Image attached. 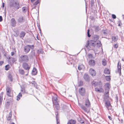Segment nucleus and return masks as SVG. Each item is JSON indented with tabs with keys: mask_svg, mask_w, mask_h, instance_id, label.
<instances>
[{
	"mask_svg": "<svg viewBox=\"0 0 124 124\" xmlns=\"http://www.w3.org/2000/svg\"><path fill=\"white\" fill-rule=\"evenodd\" d=\"M11 23L12 25L13 26H15L16 24V22L14 18H12L11 19Z\"/></svg>",
	"mask_w": 124,
	"mask_h": 124,
	"instance_id": "nucleus-13",
	"label": "nucleus"
},
{
	"mask_svg": "<svg viewBox=\"0 0 124 124\" xmlns=\"http://www.w3.org/2000/svg\"><path fill=\"white\" fill-rule=\"evenodd\" d=\"M103 33L104 34H107V33L105 31L103 32Z\"/></svg>",
	"mask_w": 124,
	"mask_h": 124,
	"instance_id": "nucleus-57",
	"label": "nucleus"
},
{
	"mask_svg": "<svg viewBox=\"0 0 124 124\" xmlns=\"http://www.w3.org/2000/svg\"><path fill=\"white\" fill-rule=\"evenodd\" d=\"M76 123V121L73 120H71L69 121V122L67 124H74Z\"/></svg>",
	"mask_w": 124,
	"mask_h": 124,
	"instance_id": "nucleus-24",
	"label": "nucleus"
},
{
	"mask_svg": "<svg viewBox=\"0 0 124 124\" xmlns=\"http://www.w3.org/2000/svg\"><path fill=\"white\" fill-rule=\"evenodd\" d=\"M54 103V104L56 108L57 109H59V107L58 102H56V103Z\"/></svg>",
	"mask_w": 124,
	"mask_h": 124,
	"instance_id": "nucleus-30",
	"label": "nucleus"
},
{
	"mask_svg": "<svg viewBox=\"0 0 124 124\" xmlns=\"http://www.w3.org/2000/svg\"><path fill=\"white\" fill-rule=\"evenodd\" d=\"M105 104L106 105V107L107 108L111 105L110 104L109 102H105Z\"/></svg>",
	"mask_w": 124,
	"mask_h": 124,
	"instance_id": "nucleus-36",
	"label": "nucleus"
},
{
	"mask_svg": "<svg viewBox=\"0 0 124 124\" xmlns=\"http://www.w3.org/2000/svg\"><path fill=\"white\" fill-rule=\"evenodd\" d=\"M85 105L87 107H88L90 106V102L88 99H87L85 100Z\"/></svg>",
	"mask_w": 124,
	"mask_h": 124,
	"instance_id": "nucleus-12",
	"label": "nucleus"
},
{
	"mask_svg": "<svg viewBox=\"0 0 124 124\" xmlns=\"http://www.w3.org/2000/svg\"><path fill=\"white\" fill-rule=\"evenodd\" d=\"M2 96H0V105L1 104L2 101Z\"/></svg>",
	"mask_w": 124,
	"mask_h": 124,
	"instance_id": "nucleus-43",
	"label": "nucleus"
},
{
	"mask_svg": "<svg viewBox=\"0 0 124 124\" xmlns=\"http://www.w3.org/2000/svg\"><path fill=\"white\" fill-rule=\"evenodd\" d=\"M114 47L116 48H117L118 47V45L117 44H116L114 45Z\"/></svg>",
	"mask_w": 124,
	"mask_h": 124,
	"instance_id": "nucleus-46",
	"label": "nucleus"
},
{
	"mask_svg": "<svg viewBox=\"0 0 124 124\" xmlns=\"http://www.w3.org/2000/svg\"><path fill=\"white\" fill-rule=\"evenodd\" d=\"M89 41H87V44L85 45V46L87 48L88 47V46H89Z\"/></svg>",
	"mask_w": 124,
	"mask_h": 124,
	"instance_id": "nucleus-42",
	"label": "nucleus"
},
{
	"mask_svg": "<svg viewBox=\"0 0 124 124\" xmlns=\"http://www.w3.org/2000/svg\"><path fill=\"white\" fill-rule=\"evenodd\" d=\"M120 25H120V24H118V26H120Z\"/></svg>",
	"mask_w": 124,
	"mask_h": 124,
	"instance_id": "nucleus-64",
	"label": "nucleus"
},
{
	"mask_svg": "<svg viewBox=\"0 0 124 124\" xmlns=\"http://www.w3.org/2000/svg\"><path fill=\"white\" fill-rule=\"evenodd\" d=\"M39 3V1L38 0L36 2H35L33 4V5H37Z\"/></svg>",
	"mask_w": 124,
	"mask_h": 124,
	"instance_id": "nucleus-41",
	"label": "nucleus"
},
{
	"mask_svg": "<svg viewBox=\"0 0 124 124\" xmlns=\"http://www.w3.org/2000/svg\"><path fill=\"white\" fill-rule=\"evenodd\" d=\"M6 90L7 92V94L8 96H10V93L11 92V90L10 88L9 87H7V88Z\"/></svg>",
	"mask_w": 124,
	"mask_h": 124,
	"instance_id": "nucleus-17",
	"label": "nucleus"
},
{
	"mask_svg": "<svg viewBox=\"0 0 124 124\" xmlns=\"http://www.w3.org/2000/svg\"><path fill=\"white\" fill-rule=\"evenodd\" d=\"M93 0H92V2H91V4H93Z\"/></svg>",
	"mask_w": 124,
	"mask_h": 124,
	"instance_id": "nucleus-60",
	"label": "nucleus"
},
{
	"mask_svg": "<svg viewBox=\"0 0 124 124\" xmlns=\"http://www.w3.org/2000/svg\"><path fill=\"white\" fill-rule=\"evenodd\" d=\"M57 96L56 95H55L52 98L53 102L54 103H56V102H58L57 101Z\"/></svg>",
	"mask_w": 124,
	"mask_h": 124,
	"instance_id": "nucleus-11",
	"label": "nucleus"
},
{
	"mask_svg": "<svg viewBox=\"0 0 124 124\" xmlns=\"http://www.w3.org/2000/svg\"><path fill=\"white\" fill-rule=\"evenodd\" d=\"M11 55L13 56L14 54L15 53L14 52H11Z\"/></svg>",
	"mask_w": 124,
	"mask_h": 124,
	"instance_id": "nucleus-52",
	"label": "nucleus"
},
{
	"mask_svg": "<svg viewBox=\"0 0 124 124\" xmlns=\"http://www.w3.org/2000/svg\"><path fill=\"white\" fill-rule=\"evenodd\" d=\"M21 91L22 92H23L24 93L25 92V90L23 89L22 88L21 90Z\"/></svg>",
	"mask_w": 124,
	"mask_h": 124,
	"instance_id": "nucleus-50",
	"label": "nucleus"
},
{
	"mask_svg": "<svg viewBox=\"0 0 124 124\" xmlns=\"http://www.w3.org/2000/svg\"><path fill=\"white\" fill-rule=\"evenodd\" d=\"M79 92L81 95H83L85 93V89L84 88H81L79 89Z\"/></svg>",
	"mask_w": 124,
	"mask_h": 124,
	"instance_id": "nucleus-7",
	"label": "nucleus"
},
{
	"mask_svg": "<svg viewBox=\"0 0 124 124\" xmlns=\"http://www.w3.org/2000/svg\"><path fill=\"white\" fill-rule=\"evenodd\" d=\"M89 64L92 66L94 65L95 64V62L94 60H91L89 61Z\"/></svg>",
	"mask_w": 124,
	"mask_h": 124,
	"instance_id": "nucleus-15",
	"label": "nucleus"
},
{
	"mask_svg": "<svg viewBox=\"0 0 124 124\" xmlns=\"http://www.w3.org/2000/svg\"><path fill=\"white\" fill-rule=\"evenodd\" d=\"M31 2H33L35 0H30Z\"/></svg>",
	"mask_w": 124,
	"mask_h": 124,
	"instance_id": "nucleus-56",
	"label": "nucleus"
},
{
	"mask_svg": "<svg viewBox=\"0 0 124 124\" xmlns=\"http://www.w3.org/2000/svg\"><path fill=\"white\" fill-rule=\"evenodd\" d=\"M28 72L27 73V74H26L25 75H27L28 74Z\"/></svg>",
	"mask_w": 124,
	"mask_h": 124,
	"instance_id": "nucleus-62",
	"label": "nucleus"
},
{
	"mask_svg": "<svg viewBox=\"0 0 124 124\" xmlns=\"http://www.w3.org/2000/svg\"><path fill=\"white\" fill-rule=\"evenodd\" d=\"M43 50L42 49H39L38 51V54H43Z\"/></svg>",
	"mask_w": 124,
	"mask_h": 124,
	"instance_id": "nucleus-34",
	"label": "nucleus"
},
{
	"mask_svg": "<svg viewBox=\"0 0 124 124\" xmlns=\"http://www.w3.org/2000/svg\"><path fill=\"white\" fill-rule=\"evenodd\" d=\"M8 101L7 102V103H10L12 102L13 101V98L12 97H11L10 98H8Z\"/></svg>",
	"mask_w": 124,
	"mask_h": 124,
	"instance_id": "nucleus-33",
	"label": "nucleus"
},
{
	"mask_svg": "<svg viewBox=\"0 0 124 124\" xmlns=\"http://www.w3.org/2000/svg\"><path fill=\"white\" fill-rule=\"evenodd\" d=\"M108 110L112 108V106L111 105H110L107 108Z\"/></svg>",
	"mask_w": 124,
	"mask_h": 124,
	"instance_id": "nucleus-45",
	"label": "nucleus"
},
{
	"mask_svg": "<svg viewBox=\"0 0 124 124\" xmlns=\"http://www.w3.org/2000/svg\"><path fill=\"white\" fill-rule=\"evenodd\" d=\"M83 82L82 81H80L79 82V86H81L82 85Z\"/></svg>",
	"mask_w": 124,
	"mask_h": 124,
	"instance_id": "nucleus-47",
	"label": "nucleus"
},
{
	"mask_svg": "<svg viewBox=\"0 0 124 124\" xmlns=\"http://www.w3.org/2000/svg\"><path fill=\"white\" fill-rule=\"evenodd\" d=\"M31 46L33 47V45L32 46L28 45L24 46V51L25 53L26 54H27L28 53L30 50V48H31Z\"/></svg>",
	"mask_w": 124,
	"mask_h": 124,
	"instance_id": "nucleus-5",
	"label": "nucleus"
},
{
	"mask_svg": "<svg viewBox=\"0 0 124 124\" xmlns=\"http://www.w3.org/2000/svg\"><path fill=\"white\" fill-rule=\"evenodd\" d=\"M12 117V111H11L9 113V114L8 116L7 119L8 121L10 120L11 118Z\"/></svg>",
	"mask_w": 124,
	"mask_h": 124,
	"instance_id": "nucleus-21",
	"label": "nucleus"
},
{
	"mask_svg": "<svg viewBox=\"0 0 124 124\" xmlns=\"http://www.w3.org/2000/svg\"><path fill=\"white\" fill-rule=\"evenodd\" d=\"M84 78L85 80L88 82L90 80V78L88 75L87 74H85L84 76Z\"/></svg>",
	"mask_w": 124,
	"mask_h": 124,
	"instance_id": "nucleus-9",
	"label": "nucleus"
},
{
	"mask_svg": "<svg viewBox=\"0 0 124 124\" xmlns=\"http://www.w3.org/2000/svg\"><path fill=\"white\" fill-rule=\"evenodd\" d=\"M56 120L57 122V124H60L59 123V121L58 120V118L57 117V115H56Z\"/></svg>",
	"mask_w": 124,
	"mask_h": 124,
	"instance_id": "nucleus-39",
	"label": "nucleus"
},
{
	"mask_svg": "<svg viewBox=\"0 0 124 124\" xmlns=\"http://www.w3.org/2000/svg\"><path fill=\"white\" fill-rule=\"evenodd\" d=\"M2 20V17L0 16V22H1Z\"/></svg>",
	"mask_w": 124,
	"mask_h": 124,
	"instance_id": "nucleus-53",
	"label": "nucleus"
},
{
	"mask_svg": "<svg viewBox=\"0 0 124 124\" xmlns=\"http://www.w3.org/2000/svg\"><path fill=\"white\" fill-rule=\"evenodd\" d=\"M37 73V71L36 69L35 68H34L32 70V75H35Z\"/></svg>",
	"mask_w": 124,
	"mask_h": 124,
	"instance_id": "nucleus-18",
	"label": "nucleus"
},
{
	"mask_svg": "<svg viewBox=\"0 0 124 124\" xmlns=\"http://www.w3.org/2000/svg\"><path fill=\"white\" fill-rule=\"evenodd\" d=\"M108 118L110 120H112V118L110 116H108Z\"/></svg>",
	"mask_w": 124,
	"mask_h": 124,
	"instance_id": "nucleus-54",
	"label": "nucleus"
},
{
	"mask_svg": "<svg viewBox=\"0 0 124 124\" xmlns=\"http://www.w3.org/2000/svg\"><path fill=\"white\" fill-rule=\"evenodd\" d=\"M25 33L23 31L21 32L20 35V37L23 39L25 36Z\"/></svg>",
	"mask_w": 124,
	"mask_h": 124,
	"instance_id": "nucleus-20",
	"label": "nucleus"
},
{
	"mask_svg": "<svg viewBox=\"0 0 124 124\" xmlns=\"http://www.w3.org/2000/svg\"><path fill=\"white\" fill-rule=\"evenodd\" d=\"M81 108L83 109L85 112H87V109L83 105H81Z\"/></svg>",
	"mask_w": 124,
	"mask_h": 124,
	"instance_id": "nucleus-22",
	"label": "nucleus"
},
{
	"mask_svg": "<svg viewBox=\"0 0 124 124\" xmlns=\"http://www.w3.org/2000/svg\"><path fill=\"white\" fill-rule=\"evenodd\" d=\"M118 39V37L117 36H114L112 37V39L113 41H116Z\"/></svg>",
	"mask_w": 124,
	"mask_h": 124,
	"instance_id": "nucleus-26",
	"label": "nucleus"
},
{
	"mask_svg": "<svg viewBox=\"0 0 124 124\" xmlns=\"http://www.w3.org/2000/svg\"><path fill=\"white\" fill-rule=\"evenodd\" d=\"M11 7H13L15 8L18 9L19 7V3L16 0H14L13 2H11L10 3Z\"/></svg>",
	"mask_w": 124,
	"mask_h": 124,
	"instance_id": "nucleus-2",
	"label": "nucleus"
},
{
	"mask_svg": "<svg viewBox=\"0 0 124 124\" xmlns=\"http://www.w3.org/2000/svg\"><path fill=\"white\" fill-rule=\"evenodd\" d=\"M112 18L113 19H115L116 18V15L114 14H112Z\"/></svg>",
	"mask_w": 124,
	"mask_h": 124,
	"instance_id": "nucleus-44",
	"label": "nucleus"
},
{
	"mask_svg": "<svg viewBox=\"0 0 124 124\" xmlns=\"http://www.w3.org/2000/svg\"><path fill=\"white\" fill-rule=\"evenodd\" d=\"M85 68L83 64H81L78 67V69L80 70L82 69H83Z\"/></svg>",
	"mask_w": 124,
	"mask_h": 124,
	"instance_id": "nucleus-23",
	"label": "nucleus"
},
{
	"mask_svg": "<svg viewBox=\"0 0 124 124\" xmlns=\"http://www.w3.org/2000/svg\"><path fill=\"white\" fill-rule=\"evenodd\" d=\"M25 19L22 16H19L17 19V21L19 23H23Z\"/></svg>",
	"mask_w": 124,
	"mask_h": 124,
	"instance_id": "nucleus-6",
	"label": "nucleus"
},
{
	"mask_svg": "<svg viewBox=\"0 0 124 124\" xmlns=\"http://www.w3.org/2000/svg\"><path fill=\"white\" fill-rule=\"evenodd\" d=\"M9 65H7L5 66V69L6 70H8L9 68H8V66Z\"/></svg>",
	"mask_w": 124,
	"mask_h": 124,
	"instance_id": "nucleus-40",
	"label": "nucleus"
},
{
	"mask_svg": "<svg viewBox=\"0 0 124 124\" xmlns=\"http://www.w3.org/2000/svg\"><path fill=\"white\" fill-rule=\"evenodd\" d=\"M122 60L123 61H124V58H122Z\"/></svg>",
	"mask_w": 124,
	"mask_h": 124,
	"instance_id": "nucleus-59",
	"label": "nucleus"
},
{
	"mask_svg": "<svg viewBox=\"0 0 124 124\" xmlns=\"http://www.w3.org/2000/svg\"><path fill=\"white\" fill-rule=\"evenodd\" d=\"M89 29L88 30L87 32H89Z\"/></svg>",
	"mask_w": 124,
	"mask_h": 124,
	"instance_id": "nucleus-61",
	"label": "nucleus"
},
{
	"mask_svg": "<svg viewBox=\"0 0 124 124\" xmlns=\"http://www.w3.org/2000/svg\"><path fill=\"white\" fill-rule=\"evenodd\" d=\"M106 80L107 81H109L110 80V76H106L105 77Z\"/></svg>",
	"mask_w": 124,
	"mask_h": 124,
	"instance_id": "nucleus-32",
	"label": "nucleus"
},
{
	"mask_svg": "<svg viewBox=\"0 0 124 124\" xmlns=\"http://www.w3.org/2000/svg\"><path fill=\"white\" fill-rule=\"evenodd\" d=\"M19 73L22 75H24V70L21 69H19Z\"/></svg>",
	"mask_w": 124,
	"mask_h": 124,
	"instance_id": "nucleus-27",
	"label": "nucleus"
},
{
	"mask_svg": "<svg viewBox=\"0 0 124 124\" xmlns=\"http://www.w3.org/2000/svg\"><path fill=\"white\" fill-rule=\"evenodd\" d=\"M92 85L94 86H96L98 84V83L97 82H96L94 81L92 82Z\"/></svg>",
	"mask_w": 124,
	"mask_h": 124,
	"instance_id": "nucleus-25",
	"label": "nucleus"
},
{
	"mask_svg": "<svg viewBox=\"0 0 124 124\" xmlns=\"http://www.w3.org/2000/svg\"><path fill=\"white\" fill-rule=\"evenodd\" d=\"M88 55L89 57H90V56H91L92 55L90 54H88Z\"/></svg>",
	"mask_w": 124,
	"mask_h": 124,
	"instance_id": "nucleus-55",
	"label": "nucleus"
},
{
	"mask_svg": "<svg viewBox=\"0 0 124 124\" xmlns=\"http://www.w3.org/2000/svg\"><path fill=\"white\" fill-rule=\"evenodd\" d=\"M21 62H27L29 61V58L28 56L26 55H22L19 58Z\"/></svg>",
	"mask_w": 124,
	"mask_h": 124,
	"instance_id": "nucleus-4",
	"label": "nucleus"
},
{
	"mask_svg": "<svg viewBox=\"0 0 124 124\" xmlns=\"http://www.w3.org/2000/svg\"><path fill=\"white\" fill-rule=\"evenodd\" d=\"M11 124H15L14 123H12Z\"/></svg>",
	"mask_w": 124,
	"mask_h": 124,
	"instance_id": "nucleus-63",
	"label": "nucleus"
},
{
	"mask_svg": "<svg viewBox=\"0 0 124 124\" xmlns=\"http://www.w3.org/2000/svg\"><path fill=\"white\" fill-rule=\"evenodd\" d=\"M8 77L9 79L11 81H12V77L11 74H9L8 76Z\"/></svg>",
	"mask_w": 124,
	"mask_h": 124,
	"instance_id": "nucleus-38",
	"label": "nucleus"
},
{
	"mask_svg": "<svg viewBox=\"0 0 124 124\" xmlns=\"http://www.w3.org/2000/svg\"><path fill=\"white\" fill-rule=\"evenodd\" d=\"M22 96V95L20 93H19V94L17 96V100L19 101L20 99V98Z\"/></svg>",
	"mask_w": 124,
	"mask_h": 124,
	"instance_id": "nucleus-28",
	"label": "nucleus"
},
{
	"mask_svg": "<svg viewBox=\"0 0 124 124\" xmlns=\"http://www.w3.org/2000/svg\"><path fill=\"white\" fill-rule=\"evenodd\" d=\"M99 36L96 35H94L93 37V41L94 42L92 41L90 43V45L92 46H94L96 45H97V46H98L99 47H100L101 46V42L100 41H98L97 42H96L99 38Z\"/></svg>",
	"mask_w": 124,
	"mask_h": 124,
	"instance_id": "nucleus-1",
	"label": "nucleus"
},
{
	"mask_svg": "<svg viewBox=\"0 0 124 124\" xmlns=\"http://www.w3.org/2000/svg\"><path fill=\"white\" fill-rule=\"evenodd\" d=\"M100 30V27L99 26H96L95 27V30L96 31H97Z\"/></svg>",
	"mask_w": 124,
	"mask_h": 124,
	"instance_id": "nucleus-37",
	"label": "nucleus"
},
{
	"mask_svg": "<svg viewBox=\"0 0 124 124\" xmlns=\"http://www.w3.org/2000/svg\"><path fill=\"white\" fill-rule=\"evenodd\" d=\"M104 73L106 74H110V70L106 68L104 70Z\"/></svg>",
	"mask_w": 124,
	"mask_h": 124,
	"instance_id": "nucleus-16",
	"label": "nucleus"
},
{
	"mask_svg": "<svg viewBox=\"0 0 124 124\" xmlns=\"http://www.w3.org/2000/svg\"><path fill=\"white\" fill-rule=\"evenodd\" d=\"M3 61H0V65L1 66L2 64L3 63Z\"/></svg>",
	"mask_w": 124,
	"mask_h": 124,
	"instance_id": "nucleus-49",
	"label": "nucleus"
},
{
	"mask_svg": "<svg viewBox=\"0 0 124 124\" xmlns=\"http://www.w3.org/2000/svg\"><path fill=\"white\" fill-rule=\"evenodd\" d=\"M95 90L96 92H101L103 91V89L102 88L99 89L98 88H96Z\"/></svg>",
	"mask_w": 124,
	"mask_h": 124,
	"instance_id": "nucleus-19",
	"label": "nucleus"
},
{
	"mask_svg": "<svg viewBox=\"0 0 124 124\" xmlns=\"http://www.w3.org/2000/svg\"><path fill=\"white\" fill-rule=\"evenodd\" d=\"M110 88V84L108 83H106L105 85V95L107 97H108V95L109 93V89Z\"/></svg>",
	"mask_w": 124,
	"mask_h": 124,
	"instance_id": "nucleus-3",
	"label": "nucleus"
},
{
	"mask_svg": "<svg viewBox=\"0 0 124 124\" xmlns=\"http://www.w3.org/2000/svg\"><path fill=\"white\" fill-rule=\"evenodd\" d=\"M87 36L88 37H90L91 36V35H90L89 33V32H87Z\"/></svg>",
	"mask_w": 124,
	"mask_h": 124,
	"instance_id": "nucleus-51",
	"label": "nucleus"
},
{
	"mask_svg": "<svg viewBox=\"0 0 124 124\" xmlns=\"http://www.w3.org/2000/svg\"><path fill=\"white\" fill-rule=\"evenodd\" d=\"M89 72L90 74L92 76H94L96 75V73L95 71L92 69L90 70Z\"/></svg>",
	"mask_w": 124,
	"mask_h": 124,
	"instance_id": "nucleus-10",
	"label": "nucleus"
},
{
	"mask_svg": "<svg viewBox=\"0 0 124 124\" xmlns=\"http://www.w3.org/2000/svg\"><path fill=\"white\" fill-rule=\"evenodd\" d=\"M102 63L103 65L105 66L107 64V61L105 59H103L102 60Z\"/></svg>",
	"mask_w": 124,
	"mask_h": 124,
	"instance_id": "nucleus-29",
	"label": "nucleus"
},
{
	"mask_svg": "<svg viewBox=\"0 0 124 124\" xmlns=\"http://www.w3.org/2000/svg\"><path fill=\"white\" fill-rule=\"evenodd\" d=\"M23 67L25 70H29L30 69V67H29L28 64L26 63H24L23 65Z\"/></svg>",
	"mask_w": 124,
	"mask_h": 124,
	"instance_id": "nucleus-8",
	"label": "nucleus"
},
{
	"mask_svg": "<svg viewBox=\"0 0 124 124\" xmlns=\"http://www.w3.org/2000/svg\"><path fill=\"white\" fill-rule=\"evenodd\" d=\"M2 7H4V3H3V4L2 5Z\"/></svg>",
	"mask_w": 124,
	"mask_h": 124,
	"instance_id": "nucleus-58",
	"label": "nucleus"
},
{
	"mask_svg": "<svg viewBox=\"0 0 124 124\" xmlns=\"http://www.w3.org/2000/svg\"><path fill=\"white\" fill-rule=\"evenodd\" d=\"M26 7H23L22 8V10L23 12L25 13L26 12Z\"/></svg>",
	"mask_w": 124,
	"mask_h": 124,
	"instance_id": "nucleus-35",
	"label": "nucleus"
},
{
	"mask_svg": "<svg viewBox=\"0 0 124 124\" xmlns=\"http://www.w3.org/2000/svg\"><path fill=\"white\" fill-rule=\"evenodd\" d=\"M117 67L118 72L119 74L120 75L121 74V66L120 64H119V63H118Z\"/></svg>",
	"mask_w": 124,
	"mask_h": 124,
	"instance_id": "nucleus-14",
	"label": "nucleus"
},
{
	"mask_svg": "<svg viewBox=\"0 0 124 124\" xmlns=\"http://www.w3.org/2000/svg\"><path fill=\"white\" fill-rule=\"evenodd\" d=\"M31 84H34L35 85L36 84L35 82L34 81H32L31 82Z\"/></svg>",
	"mask_w": 124,
	"mask_h": 124,
	"instance_id": "nucleus-48",
	"label": "nucleus"
},
{
	"mask_svg": "<svg viewBox=\"0 0 124 124\" xmlns=\"http://www.w3.org/2000/svg\"><path fill=\"white\" fill-rule=\"evenodd\" d=\"M35 51L34 50H33L31 53L30 56L31 57H33L35 56Z\"/></svg>",
	"mask_w": 124,
	"mask_h": 124,
	"instance_id": "nucleus-31",
	"label": "nucleus"
}]
</instances>
